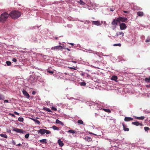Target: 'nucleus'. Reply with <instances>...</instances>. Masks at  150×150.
Here are the masks:
<instances>
[{
    "instance_id": "8fccbe9b",
    "label": "nucleus",
    "mask_w": 150,
    "mask_h": 150,
    "mask_svg": "<svg viewBox=\"0 0 150 150\" xmlns=\"http://www.w3.org/2000/svg\"><path fill=\"white\" fill-rule=\"evenodd\" d=\"M12 143L14 145H16V142L14 140H13Z\"/></svg>"
},
{
    "instance_id": "7c9ffc66",
    "label": "nucleus",
    "mask_w": 150,
    "mask_h": 150,
    "mask_svg": "<svg viewBox=\"0 0 150 150\" xmlns=\"http://www.w3.org/2000/svg\"><path fill=\"white\" fill-rule=\"evenodd\" d=\"M145 81L147 82H150V78H146L145 79Z\"/></svg>"
},
{
    "instance_id": "6ab92c4d",
    "label": "nucleus",
    "mask_w": 150,
    "mask_h": 150,
    "mask_svg": "<svg viewBox=\"0 0 150 150\" xmlns=\"http://www.w3.org/2000/svg\"><path fill=\"white\" fill-rule=\"evenodd\" d=\"M32 120H33L35 122V123L38 124V125H40V122L38 120L32 119Z\"/></svg>"
},
{
    "instance_id": "cd10ccee",
    "label": "nucleus",
    "mask_w": 150,
    "mask_h": 150,
    "mask_svg": "<svg viewBox=\"0 0 150 150\" xmlns=\"http://www.w3.org/2000/svg\"><path fill=\"white\" fill-rule=\"evenodd\" d=\"M68 132L74 134L75 133V131L74 130L70 129L68 131Z\"/></svg>"
},
{
    "instance_id": "5fc2aeb1",
    "label": "nucleus",
    "mask_w": 150,
    "mask_h": 150,
    "mask_svg": "<svg viewBox=\"0 0 150 150\" xmlns=\"http://www.w3.org/2000/svg\"><path fill=\"white\" fill-rule=\"evenodd\" d=\"M72 62L74 63H76V61H72Z\"/></svg>"
},
{
    "instance_id": "aec40b11",
    "label": "nucleus",
    "mask_w": 150,
    "mask_h": 150,
    "mask_svg": "<svg viewBox=\"0 0 150 150\" xmlns=\"http://www.w3.org/2000/svg\"><path fill=\"white\" fill-rule=\"evenodd\" d=\"M56 123L57 124H61V125H62V126L64 125V123H63L62 122L59 121L58 119L56 120Z\"/></svg>"
},
{
    "instance_id": "a878e982",
    "label": "nucleus",
    "mask_w": 150,
    "mask_h": 150,
    "mask_svg": "<svg viewBox=\"0 0 150 150\" xmlns=\"http://www.w3.org/2000/svg\"><path fill=\"white\" fill-rule=\"evenodd\" d=\"M46 141V139H42L40 140V143H46L47 142Z\"/></svg>"
},
{
    "instance_id": "f03ea898",
    "label": "nucleus",
    "mask_w": 150,
    "mask_h": 150,
    "mask_svg": "<svg viewBox=\"0 0 150 150\" xmlns=\"http://www.w3.org/2000/svg\"><path fill=\"white\" fill-rule=\"evenodd\" d=\"M9 16V14H8L6 12L3 13L0 16V22L2 23H4L7 20Z\"/></svg>"
},
{
    "instance_id": "864d4df0",
    "label": "nucleus",
    "mask_w": 150,
    "mask_h": 150,
    "mask_svg": "<svg viewBox=\"0 0 150 150\" xmlns=\"http://www.w3.org/2000/svg\"><path fill=\"white\" fill-rule=\"evenodd\" d=\"M123 12L125 13H128V11H124Z\"/></svg>"
},
{
    "instance_id": "a211bd4d",
    "label": "nucleus",
    "mask_w": 150,
    "mask_h": 150,
    "mask_svg": "<svg viewBox=\"0 0 150 150\" xmlns=\"http://www.w3.org/2000/svg\"><path fill=\"white\" fill-rule=\"evenodd\" d=\"M117 76L115 75L113 76L111 78V80H115L116 82H117V81H116V80H117Z\"/></svg>"
},
{
    "instance_id": "4d7b16f0",
    "label": "nucleus",
    "mask_w": 150,
    "mask_h": 150,
    "mask_svg": "<svg viewBox=\"0 0 150 150\" xmlns=\"http://www.w3.org/2000/svg\"><path fill=\"white\" fill-rule=\"evenodd\" d=\"M21 144L20 143H19L17 145H16V146H21Z\"/></svg>"
},
{
    "instance_id": "ea45409f",
    "label": "nucleus",
    "mask_w": 150,
    "mask_h": 150,
    "mask_svg": "<svg viewBox=\"0 0 150 150\" xmlns=\"http://www.w3.org/2000/svg\"><path fill=\"white\" fill-rule=\"evenodd\" d=\"M52 109L53 110H54L55 111H56L57 110V108H55V107H52Z\"/></svg>"
},
{
    "instance_id": "09e8293b",
    "label": "nucleus",
    "mask_w": 150,
    "mask_h": 150,
    "mask_svg": "<svg viewBox=\"0 0 150 150\" xmlns=\"http://www.w3.org/2000/svg\"><path fill=\"white\" fill-rule=\"evenodd\" d=\"M8 100H4V103H8Z\"/></svg>"
},
{
    "instance_id": "a18cd8bd",
    "label": "nucleus",
    "mask_w": 150,
    "mask_h": 150,
    "mask_svg": "<svg viewBox=\"0 0 150 150\" xmlns=\"http://www.w3.org/2000/svg\"><path fill=\"white\" fill-rule=\"evenodd\" d=\"M10 115H11L12 117H15V115L13 114H10Z\"/></svg>"
},
{
    "instance_id": "412c9836",
    "label": "nucleus",
    "mask_w": 150,
    "mask_h": 150,
    "mask_svg": "<svg viewBox=\"0 0 150 150\" xmlns=\"http://www.w3.org/2000/svg\"><path fill=\"white\" fill-rule=\"evenodd\" d=\"M43 110L49 112H52L50 109L46 107H44L43 108Z\"/></svg>"
},
{
    "instance_id": "2eb2a0df",
    "label": "nucleus",
    "mask_w": 150,
    "mask_h": 150,
    "mask_svg": "<svg viewBox=\"0 0 150 150\" xmlns=\"http://www.w3.org/2000/svg\"><path fill=\"white\" fill-rule=\"evenodd\" d=\"M58 143L60 146H62L64 145L63 142L61 141L60 139H59L58 141Z\"/></svg>"
},
{
    "instance_id": "052dcab7",
    "label": "nucleus",
    "mask_w": 150,
    "mask_h": 150,
    "mask_svg": "<svg viewBox=\"0 0 150 150\" xmlns=\"http://www.w3.org/2000/svg\"><path fill=\"white\" fill-rule=\"evenodd\" d=\"M57 38H56V39H57Z\"/></svg>"
},
{
    "instance_id": "c9c22d12",
    "label": "nucleus",
    "mask_w": 150,
    "mask_h": 150,
    "mask_svg": "<svg viewBox=\"0 0 150 150\" xmlns=\"http://www.w3.org/2000/svg\"><path fill=\"white\" fill-rule=\"evenodd\" d=\"M46 133L47 134H49L51 133V132L49 130L45 129V133Z\"/></svg>"
},
{
    "instance_id": "c85d7f7f",
    "label": "nucleus",
    "mask_w": 150,
    "mask_h": 150,
    "mask_svg": "<svg viewBox=\"0 0 150 150\" xmlns=\"http://www.w3.org/2000/svg\"><path fill=\"white\" fill-rule=\"evenodd\" d=\"M80 85H81V86H84L86 85V83L85 82L82 81L80 83Z\"/></svg>"
},
{
    "instance_id": "de8ad7c7",
    "label": "nucleus",
    "mask_w": 150,
    "mask_h": 150,
    "mask_svg": "<svg viewBox=\"0 0 150 150\" xmlns=\"http://www.w3.org/2000/svg\"><path fill=\"white\" fill-rule=\"evenodd\" d=\"M36 93V92L35 91H33L32 92V94L33 95H34Z\"/></svg>"
},
{
    "instance_id": "3c124183",
    "label": "nucleus",
    "mask_w": 150,
    "mask_h": 150,
    "mask_svg": "<svg viewBox=\"0 0 150 150\" xmlns=\"http://www.w3.org/2000/svg\"><path fill=\"white\" fill-rule=\"evenodd\" d=\"M119 35V33H116V35H115V36H116L117 37H118Z\"/></svg>"
},
{
    "instance_id": "9d476101",
    "label": "nucleus",
    "mask_w": 150,
    "mask_h": 150,
    "mask_svg": "<svg viewBox=\"0 0 150 150\" xmlns=\"http://www.w3.org/2000/svg\"><path fill=\"white\" fill-rule=\"evenodd\" d=\"M133 119L131 117H126L124 119V121L126 122H128L132 120Z\"/></svg>"
},
{
    "instance_id": "37998d69",
    "label": "nucleus",
    "mask_w": 150,
    "mask_h": 150,
    "mask_svg": "<svg viewBox=\"0 0 150 150\" xmlns=\"http://www.w3.org/2000/svg\"><path fill=\"white\" fill-rule=\"evenodd\" d=\"M48 72H49L50 73H51L52 74H53L54 73V71H48Z\"/></svg>"
},
{
    "instance_id": "49530a36",
    "label": "nucleus",
    "mask_w": 150,
    "mask_h": 150,
    "mask_svg": "<svg viewBox=\"0 0 150 150\" xmlns=\"http://www.w3.org/2000/svg\"><path fill=\"white\" fill-rule=\"evenodd\" d=\"M14 113L16 115H19V113L16 111L14 112Z\"/></svg>"
},
{
    "instance_id": "2f4dec72",
    "label": "nucleus",
    "mask_w": 150,
    "mask_h": 150,
    "mask_svg": "<svg viewBox=\"0 0 150 150\" xmlns=\"http://www.w3.org/2000/svg\"><path fill=\"white\" fill-rule=\"evenodd\" d=\"M24 119L23 117H19L18 118V120L20 122H23Z\"/></svg>"
},
{
    "instance_id": "0eeeda50",
    "label": "nucleus",
    "mask_w": 150,
    "mask_h": 150,
    "mask_svg": "<svg viewBox=\"0 0 150 150\" xmlns=\"http://www.w3.org/2000/svg\"><path fill=\"white\" fill-rule=\"evenodd\" d=\"M25 97L27 98H29L30 95L28 92L25 90H23L22 91Z\"/></svg>"
},
{
    "instance_id": "f8f14e48",
    "label": "nucleus",
    "mask_w": 150,
    "mask_h": 150,
    "mask_svg": "<svg viewBox=\"0 0 150 150\" xmlns=\"http://www.w3.org/2000/svg\"><path fill=\"white\" fill-rule=\"evenodd\" d=\"M45 129H40L38 131V133H40L43 134L45 133Z\"/></svg>"
},
{
    "instance_id": "680f3d73",
    "label": "nucleus",
    "mask_w": 150,
    "mask_h": 150,
    "mask_svg": "<svg viewBox=\"0 0 150 150\" xmlns=\"http://www.w3.org/2000/svg\"><path fill=\"white\" fill-rule=\"evenodd\" d=\"M146 113H149V112H147Z\"/></svg>"
},
{
    "instance_id": "bf43d9fd",
    "label": "nucleus",
    "mask_w": 150,
    "mask_h": 150,
    "mask_svg": "<svg viewBox=\"0 0 150 150\" xmlns=\"http://www.w3.org/2000/svg\"><path fill=\"white\" fill-rule=\"evenodd\" d=\"M81 75L82 76H83V74H81Z\"/></svg>"
},
{
    "instance_id": "c756f323",
    "label": "nucleus",
    "mask_w": 150,
    "mask_h": 150,
    "mask_svg": "<svg viewBox=\"0 0 150 150\" xmlns=\"http://www.w3.org/2000/svg\"><path fill=\"white\" fill-rule=\"evenodd\" d=\"M119 35H121V37H123L124 35V33L122 32H118Z\"/></svg>"
},
{
    "instance_id": "5701e85b",
    "label": "nucleus",
    "mask_w": 150,
    "mask_h": 150,
    "mask_svg": "<svg viewBox=\"0 0 150 150\" xmlns=\"http://www.w3.org/2000/svg\"><path fill=\"white\" fill-rule=\"evenodd\" d=\"M52 128L54 130H59V127H57L55 125L53 126Z\"/></svg>"
},
{
    "instance_id": "13d9d810",
    "label": "nucleus",
    "mask_w": 150,
    "mask_h": 150,
    "mask_svg": "<svg viewBox=\"0 0 150 150\" xmlns=\"http://www.w3.org/2000/svg\"><path fill=\"white\" fill-rule=\"evenodd\" d=\"M70 44H71L73 46L74 45V44L73 43H70Z\"/></svg>"
},
{
    "instance_id": "4be33fe9",
    "label": "nucleus",
    "mask_w": 150,
    "mask_h": 150,
    "mask_svg": "<svg viewBox=\"0 0 150 150\" xmlns=\"http://www.w3.org/2000/svg\"><path fill=\"white\" fill-rule=\"evenodd\" d=\"M102 109L103 110H104L105 112H109V113H110V112H111V111H110V110L109 109H105V108H102Z\"/></svg>"
},
{
    "instance_id": "393cba45",
    "label": "nucleus",
    "mask_w": 150,
    "mask_h": 150,
    "mask_svg": "<svg viewBox=\"0 0 150 150\" xmlns=\"http://www.w3.org/2000/svg\"><path fill=\"white\" fill-rule=\"evenodd\" d=\"M5 99V97L3 95H1L0 93V100H4Z\"/></svg>"
},
{
    "instance_id": "72a5a7b5",
    "label": "nucleus",
    "mask_w": 150,
    "mask_h": 150,
    "mask_svg": "<svg viewBox=\"0 0 150 150\" xmlns=\"http://www.w3.org/2000/svg\"><path fill=\"white\" fill-rule=\"evenodd\" d=\"M78 2L81 5H84L85 4V3L81 0H80L79 1H78Z\"/></svg>"
},
{
    "instance_id": "b1692460",
    "label": "nucleus",
    "mask_w": 150,
    "mask_h": 150,
    "mask_svg": "<svg viewBox=\"0 0 150 150\" xmlns=\"http://www.w3.org/2000/svg\"><path fill=\"white\" fill-rule=\"evenodd\" d=\"M0 136L5 138H7V135L5 134H0Z\"/></svg>"
},
{
    "instance_id": "dca6fc26",
    "label": "nucleus",
    "mask_w": 150,
    "mask_h": 150,
    "mask_svg": "<svg viewBox=\"0 0 150 150\" xmlns=\"http://www.w3.org/2000/svg\"><path fill=\"white\" fill-rule=\"evenodd\" d=\"M122 126H123V130L125 131H128L129 130V128H126V126L123 123L122 124Z\"/></svg>"
},
{
    "instance_id": "6e6d98bb",
    "label": "nucleus",
    "mask_w": 150,
    "mask_h": 150,
    "mask_svg": "<svg viewBox=\"0 0 150 150\" xmlns=\"http://www.w3.org/2000/svg\"><path fill=\"white\" fill-rule=\"evenodd\" d=\"M65 49L69 51H70V50L68 48H66Z\"/></svg>"
},
{
    "instance_id": "6e6552de",
    "label": "nucleus",
    "mask_w": 150,
    "mask_h": 150,
    "mask_svg": "<svg viewBox=\"0 0 150 150\" xmlns=\"http://www.w3.org/2000/svg\"><path fill=\"white\" fill-rule=\"evenodd\" d=\"M91 22L92 24L95 25L97 26L100 25H101L100 22L98 21H92Z\"/></svg>"
},
{
    "instance_id": "20e7f679",
    "label": "nucleus",
    "mask_w": 150,
    "mask_h": 150,
    "mask_svg": "<svg viewBox=\"0 0 150 150\" xmlns=\"http://www.w3.org/2000/svg\"><path fill=\"white\" fill-rule=\"evenodd\" d=\"M117 18V20L119 21V23H120V22H125L127 20V18L124 17H119Z\"/></svg>"
},
{
    "instance_id": "9b49d317",
    "label": "nucleus",
    "mask_w": 150,
    "mask_h": 150,
    "mask_svg": "<svg viewBox=\"0 0 150 150\" xmlns=\"http://www.w3.org/2000/svg\"><path fill=\"white\" fill-rule=\"evenodd\" d=\"M13 130L18 133H23V131L22 129L17 128H14L13 129Z\"/></svg>"
},
{
    "instance_id": "603ef678",
    "label": "nucleus",
    "mask_w": 150,
    "mask_h": 150,
    "mask_svg": "<svg viewBox=\"0 0 150 150\" xmlns=\"http://www.w3.org/2000/svg\"><path fill=\"white\" fill-rule=\"evenodd\" d=\"M146 86L147 87H150V84H149V85H147Z\"/></svg>"
},
{
    "instance_id": "f257e3e1",
    "label": "nucleus",
    "mask_w": 150,
    "mask_h": 150,
    "mask_svg": "<svg viewBox=\"0 0 150 150\" xmlns=\"http://www.w3.org/2000/svg\"><path fill=\"white\" fill-rule=\"evenodd\" d=\"M10 16L13 19H16L21 15V13L18 11H13L9 13Z\"/></svg>"
},
{
    "instance_id": "ddd939ff",
    "label": "nucleus",
    "mask_w": 150,
    "mask_h": 150,
    "mask_svg": "<svg viewBox=\"0 0 150 150\" xmlns=\"http://www.w3.org/2000/svg\"><path fill=\"white\" fill-rule=\"evenodd\" d=\"M137 14L138 16L142 17L144 16V13L142 11H139L137 12Z\"/></svg>"
},
{
    "instance_id": "e2e57ef3",
    "label": "nucleus",
    "mask_w": 150,
    "mask_h": 150,
    "mask_svg": "<svg viewBox=\"0 0 150 150\" xmlns=\"http://www.w3.org/2000/svg\"><path fill=\"white\" fill-rule=\"evenodd\" d=\"M11 130H9V132H11Z\"/></svg>"
},
{
    "instance_id": "1a4fd4ad",
    "label": "nucleus",
    "mask_w": 150,
    "mask_h": 150,
    "mask_svg": "<svg viewBox=\"0 0 150 150\" xmlns=\"http://www.w3.org/2000/svg\"><path fill=\"white\" fill-rule=\"evenodd\" d=\"M132 124L137 126H138L139 125L141 126H143V124L142 123H140L137 121L132 122Z\"/></svg>"
},
{
    "instance_id": "39448f33",
    "label": "nucleus",
    "mask_w": 150,
    "mask_h": 150,
    "mask_svg": "<svg viewBox=\"0 0 150 150\" xmlns=\"http://www.w3.org/2000/svg\"><path fill=\"white\" fill-rule=\"evenodd\" d=\"M63 49V47L61 45L57 46L52 47L51 48V50H60Z\"/></svg>"
},
{
    "instance_id": "e433bc0d",
    "label": "nucleus",
    "mask_w": 150,
    "mask_h": 150,
    "mask_svg": "<svg viewBox=\"0 0 150 150\" xmlns=\"http://www.w3.org/2000/svg\"><path fill=\"white\" fill-rule=\"evenodd\" d=\"M121 45L120 43L115 44L113 45V46H118L119 47H120Z\"/></svg>"
},
{
    "instance_id": "bb28decb",
    "label": "nucleus",
    "mask_w": 150,
    "mask_h": 150,
    "mask_svg": "<svg viewBox=\"0 0 150 150\" xmlns=\"http://www.w3.org/2000/svg\"><path fill=\"white\" fill-rule=\"evenodd\" d=\"M149 42H150V36H148L147 38V39L145 40V42L147 43Z\"/></svg>"
},
{
    "instance_id": "f3484780",
    "label": "nucleus",
    "mask_w": 150,
    "mask_h": 150,
    "mask_svg": "<svg viewBox=\"0 0 150 150\" xmlns=\"http://www.w3.org/2000/svg\"><path fill=\"white\" fill-rule=\"evenodd\" d=\"M135 118L138 120H143L145 118V117L144 116H141L140 117H135Z\"/></svg>"
},
{
    "instance_id": "a19ab883",
    "label": "nucleus",
    "mask_w": 150,
    "mask_h": 150,
    "mask_svg": "<svg viewBox=\"0 0 150 150\" xmlns=\"http://www.w3.org/2000/svg\"><path fill=\"white\" fill-rule=\"evenodd\" d=\"M12 61L14 62H17V59L16 58H13L12 59Z\"/></svg>"
},
{
    "instance_id": "4468645a",
    "label": "nucleus",
    "mask_w": 150,
    "mask_h": 150,
    "mask_svg": "<svg viewBox=\"0 0 150 150\" xmlns=\"http://www.w3.org/2000/svg\"><path fill=\"white\" fill-rule=\"evenodd\" d=\"M86 141H87L88 142H90L92 141L91 138L90 137L86 136L85 138Z\"/></svg>"
},
{
    "instance_id": "7ed1b4c3",
    "label": "nucleus",
    "mask_w": 150,
    "mask_h": 150,
    "mask_svg": "<svg viewBox=\"0 0 150 150\" xmlns=\"http://www.w3.org/2000/svg\"><path fill=\"white\" fill-rule=\"evenodd\" d=\"M117 18L116 19H114L112 21L111 23L112 27L114 28H115L117 25L118 23H119V21L117 20Z\"/></svg>"
},
{
    "instance_id": "4c0bfd02",
    "label": "nucleus",
    "mask_w": 150,
    "mask_h": 150,
    "mask_svg": "<svg viewBox=\"0 0 150 150\" xmlns=\"http://www.w3.org/2000/svg\"><path fill=\"white\" fill-rule=\"evenodd\" d=\"M144 129L145 131H147L149 129V128L148 127H144Z\"/></svg>"
},
{
    "instance_id": "423d86ee",
    "label": "nucleus",
    "mask_w": 150,
    "mask_h": 150,
    "mask_svg": "<svg viewBox=\"0 0 150 150\" xmlns=\"http://www.w3.org/2000/svg\"><path fill=\"white\" fill-rule=\"evenodd\" d=\"M120 30H124L127 28V26L124 23L120 24Z\"/></svg>"
},
{
    "instance_id": "58836bf2",
    "label": "nucleus",
    "mask_w": 150,
    "mask_h": 150,
    "mask_svg": "<svg viewBox=\"0 0 150 150\" xmlns=\"http://www.w3.org/2000/svg\"><path fill=\"white\" fill-rule=\"evenodd\" d=\"M29 134H26L25 135V137L26 138H28L29 137Z\"/></svg>"
},
{
    "instance_id": "c03bdc74",
    "label": "nucleus",
    "mask_w": 150,
    "mask_h": 150,
    "mask_svg": "<svg viewBox=\"0 0 150 150\" xmlns=\"http://www.w3.org/2000/svg\"><path fill=\"white\" fill-rule=\"evenodd\" d=\"M69 69H74V70H76V69L75 68H73L72 67H68Z\"/></svg>"
},
{
    "instance_id": "f704fd0d",
    "label": "nucleus",
    "mask_w": 150,
    "mask_h": 150,
    "mask_svg": "<svg viewBox=\"0 0 150 150\" xmlns=\"http://www.w3.org/2000/svg\"><path fill=\"white\" fill-rule=\"evenodd\" d=\"M78 123L80 124H83V121L81 120H79L78 121Z\"/></svg>"
},
{
    "instance_id": "473e14b6",
    "label": "nucleus",
    "mask_w": 150,
    "mask_h": 150,
    "mask_svg": "<svg viewBox=\"0 0 150 150\" xmlns=\"http://www.w3.org/2000/svg\"><path fill=\"white\" fill-rule=\"evenodd\" d=\"M6 63L8 66H10L11 65V62L9 61H7L6 62Z\"/></svg>"
},
{
    "instance_id": "79ce46f5",
    "label": "nucleus",
    "mask_w": 150,
    "mask_h": 150,
    "mask_svg": "<svg viewBox=\"0 0 150 150\" xmlns=\"http://www.w3.org/2000/svg\"><path fill=\"white\" fill-rule=\"evenodd\" d=\"M110 10L111 11H113L115 10V8H110Z\"/></svg>"
}]
</instances>
